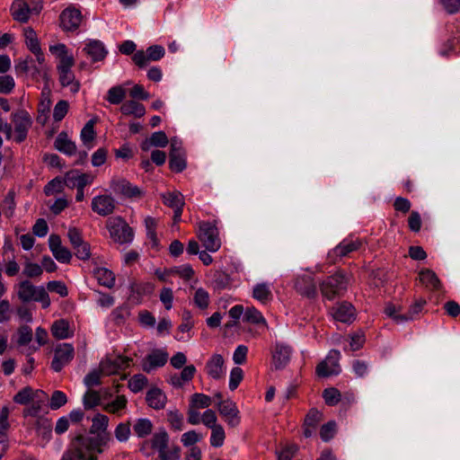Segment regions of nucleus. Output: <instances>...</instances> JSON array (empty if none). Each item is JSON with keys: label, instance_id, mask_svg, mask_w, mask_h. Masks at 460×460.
I'll return each mask as SVG.
<instances>
[{"label": "nucleus", "instance_id": "obj_1", "mask_svg": "<svg viewBox=\"0 0 460 460\" xmlns=\"http://www.w3.org/2000/svg\"><path fill=\"white\" fill-rule=\"evenodd\" d=\"M109 433H79L74 438L69 449L61 460H97V454L102 452Z\"/></svg>", "mask_w": 460, "mask_h": 460}, {"label": "nucleus", "instance_id": "obj_2", "mask_svg": "<svg viewBox=\"0 0 460 460\" xmlns=\"http://www.w3.org/2000/svg\"><path fill=\"white\" fill-rule=\"evenodd\" d=\"M17 296L22 302L31 300L40 302L42 307L47 308L50 305V299L43 287H35L31 281H21L17 286Z\"/></svg>", "mask_w": 460, "mask_h": 460}, {"label": "nucleus", "instance_id": "obj_3", "mask_svg": "<svg viewBox=\"0 0 460 460\" xmlns=\"http://www.w3.org/2000/svg\"><path fill=\"white\" fill-rule=\"evenodd\" d=\"M106 227L111 238L119 244L130 243L134 233L128 224L120 217H110L106 222Z\"/></svg>", "mask_w": 460, "mask_h": 460}, {"label": "nucleus", "instance_id": "obj_4", "mask_svg": "<svg viewBox=\"0 0 460 460\" xmlns=\"http://www.w3.org/2000/svg\"><path fill=\"white\" fill-rule=\"evenodd\" d=\"M348 287L347 278L341 272L328 277L320 284L322 295L329 300L343 295Z\"/></svg>", "mask_w": 460, "mask_h": 460}, {"label": "nucleus", "instance_id": "obj_5", "mask_svg": "<svg viewBox=\"0 0 460 460\" xmlns=\"http://www.w3.org/2000/svg\"><path fill=\"white\" fill-rule=\"evenodd\" d=\"M151 447L158 451L161 460H178L180 458V447L168 445L167 433H155L151 440Z\"/></svg>", "mask_w": 460, "mask_h": 460}, {"label": "nucleus", "instance_id": "obj_6", "mask_svg": "<svg viewBox=\"0 0 460 460\" xmlns=\"http://www.w3.org/2000/svg\"><path fill=\"white\" fill-rule=\"evenodd\" d=\"M198 237L209 252H217L221 246L217 228L208 222H201Z\"/></svg>", "mask_w": 460, "mask_h": 460}, {"label": "nucleus", "instance_id": "obj_7", "mask_svg": "<svg viewBox=\"0 0 460 460\" xmlns=\"http://www.w3.org/2000/svg\"><path fill=\"white\" fill-rule=\"evenodd\" d=\"M75 65L74 58H66L63 64H58V79L63 87H69L72 93H76L80 89V83L71 70Z\"/></svg>", "mask_w": 460, "mask_h": 460}, {"label": "nucleus", "instance_id": "obj_8", "mask_svg": "<svg viewBox=\"0 0 460 460\" xmlns=\"http://www.w3.org/2000/svg\"><path fill=\"white\" fill-rule=\"evenodd\" d=\"M12 121L14 126V140L22 143L26 139L28 130L31 127V118L26 111L20 110L12 114Z\"/></svg>", "mask_w": 460, "mask_h": 460}, {"label": "nucleus", "instance_id": "obj_9", "mask_svg": "<svg viewBox=\"0 0 460 460\" xmlns=\"http://www.w3.org/2000/svg\"><path fill=\"white\" fill-rule=\"evenodd\" d=\"M339 360L340 352L337 350L330 351L326 358L317 365L315 370L317 376L320 377H328L338 375L341 371Z\"/></svg>", "mask_w": 460, "mask_h": 460}, {"label": "nucleus", "instance_id": "obj_10", "mask_svg": "<svg viewBox=\"0 0 460 460\" xmlns=\"http://www.w3.org/2000/svg\"><path fill=\"white\" fill-rule=\"evenodd\" d=\"M74 347L70 343H62L56 347L51 367L59 372L64 366L67 365L74 358Z\"/></svg>", "mask_w": 460, "mask_h": 460}, {"label": "nucleus", "instance_id": "obj_11", "mask_svg": "<svg viewBox=\"0 0 460 460\" xmlns=\"http://www.w3.org/2000/svg\"><path fill=\"white\" fill-rule=\"evenodd\" d=\"M217 407L220 415L228 423L230 429H234L238 426L241 418L235 402L230 399L219 401L217 403Z\"/></svg>", "mask_w": 460, "mask_h": 460}, {"label": "nucleus", "instance_id": "obj_12", "mask_svg": "<svg viewBox=\"0 0 460 460\" xmlns=\"http://www.w3.org/2000/svg\"><path fill=\"white\" fill-rule=\"evenodd\" d=\"M82 19L80 10L75 6H68L60 14V24L66 31H75L80 26Z\"/></svg>", "mask_w": 460, "mask_h": 460}, {"label": "nucleus", "instance_id": "obj_13", "mask_svg": "<svg viewBox=\"0 0 460 460\" xmlns=\"http://www.w3.org/2000/svg\"><path fill=\"white\" fill-rule=\"evenodd\" d=\"M49 249L57 261L61 263H69L72 259L71 252L62 245L61 238L58 234H50L49 238Z\"/></svg>", "mask_w": 460, "mask_h": 460}, {"label": "nucleus", "instance_id": "obj_14", "mask_svg": "<svg viewBox=\"0 0 460 460\" xmlns=\"http://www.w3.org/2000/svg\"><path fill=\"white\" fill-rule=\"evenodd\" d=\"M92 209L102 217L113 213L115 209V199L110 195H99L92 200Z\"/></svg>", "mask_w": 460, "mask_h": 460}, {"label": "nucleus", "instance_id": "obj_15", "mask_svg": "<svg viewBox=\"0 0 460 460\" xmlns=\"http://www.w3.org/2000/svg\"><path fill=\"white\" fill-rule=\"evenodd\" d=\"M272 365L275 369L284 368L290 360L291 348L288 345L276 343L271 351Z\"/></svg>", "mask_w": 460, "mask_h": 460}, {"label": "nucleus", "instance_id": "obj_16", "mask_svg": "<svg viewBox=\"0 0 460 460\" xmlns=\"http://www.w3.org/2000/svg\"><path fill=\"white\" fill-rule=\"evenodd\" d=\"M111 188L116 194L127 198H135L141 196V190L137 186H133L125 179L112 180L111 182Z\"/></svg>", "mask_w": 460, "mask_h": 460}, {"label": "nucleus", "instance_id": "obj_17", "mask_svg": "<svg viewBox=\"0 0 460 460\" xmlns=\"http://www.w3.org/2000/svg\"><path fill=\"white\" fill-rule=\"evenodd\" d=\"M332 314L336 321L349 323L355 320V308L349 302H342L333 306Z\"/></svg>", "mask_w": 460, "mask_h": 460}, {"label": "nucleus", "instance_id": "obj_18", "mask_svg": "<svg viewBox=\"0 0 460 460\" xmlns=\"http://www.w3.org/2000/svg\"><path fill=\"white\" fill-rule=\"evenodd\" d=\"M294 288L300 295L314 297L316 295V287L313 277L309 275L298 276L294 282Z\"/></svg>", "mask_w": 460, "mask_h": 460}, {"label": "nucleus", "instance_id": "obj_19", "mask_svg": "<svg viewBox=\"0 0 460 460\" xmlns=\"http://www.w3.org/2000/svg\"><path fill=\"white\" fill-rule=\"evenodd\" d=\"M361 245L362 242L359 239L343 240L332 250L331 254L341 258L349 255L352 252L358 251Z\"/></svg>", "mask_w": 460, "mask_h": 460}, {"label": "nucleus", "instance_id": "obj_20", "mask_svg": "<svg viewBox=\"0 0 460 460\" xmlns=\"http://www.w3.org/2000/svg\"><path fill=\"white\" fill-rule=\"evenodd\" d=\"M224 358L219 354H215L208 361L206 368L208 376L214 379H220L224 376Z\"/></svg>", "mask_w": 460, "mask_h": 460}, {"label": "nucleus", "instance_id": "obj_21", "mask_svg": "<svg viewBox=\"0 0 460 460\" xmlns=\"http://www.w3.org/2000/svg\"><path fill=\"white\" fill-rule=\"evenodd\" d=\"M168 359V354L162 350H154L146 357L147 363L143 365L146 372H150L157 367H163Z\"/></svg>", "mask_w": 460, "mask_h": 460}, {"label": "nucleus", "instance_id": "obj_22", "mask_svg": "<svg viewBox=\"0 0 460 460\" xmlns=\"http://www.w3.org/2000/svg\"><path fill=\"white\" fill-rule=\"evenodd\" d=\"M146 400L151 408L155 410H161L164 408L167 397L161 389L152 388L147 392Z\"/></svg>", "mask_w": 460, "mask_h": 460}, {"label": "nucleus", "instance_id": "obj_23", "mask_svg": "<svg viewBox=\"0 0 460 460\" xmlns=\"http://www.w3.org/2000/svg\"><path fill=\"white\" fill-rule=\"evenodd\" d=\"M54 146L59 152H62L68 155H74L76 151L75 144L68 137L67 134L64 131L58 134L55 140Z\"/></svg>", "mask_w": 460, "mask_h": 460}, {"label": "nucleus", "instance_id": "obj_24", "mask_svg": "<svg viewBox=\"0 0 460 460\" xmlns=\"http://www.w3.org/2000/svg\"><path fill=\"white\" fill-rule=\"evenodd\" d=\"M84 51H85V53L90 56L94 62L102 60L108 53L103 43L100 40L90 41L84 47Z\"/></svg>", "mask_w": 460, "mask_h": 460}, {"label": "nucleus", "instance_id": "obj_25", "mask_svg": "<svg viewBox=\"0 0 460 460\" xmlns=\"http://www.w3.org/2000/svg\"><path fill=\"white\" fill-rule=\"evenodd\" d=\"M298 451V446L290 441L280 442L276 448L278 460H291Z\"/></svg>", "mask_w": 460, "mask_h": 460}, {"label": "nucleus", "instance_id": "obj_26", "mask_svg": "<svg viewBox=\"0 0 460 460\" xmlns=\"http://www.w3.org/2000/svg\"><path fill=\"white\" fill-rule=\"evenodd\" d=\"M11 11L14 20L21 22H26L29 20L31 9L24 0L14 1L12 4Z\"/></svg>", "mask_w": 460, "mask_h": 460}, {"label": "nucleus", "instance_id": "obj_27", "mask_svg": "<svg viewBox=\"0 0 460 460\" xmlns=\"http://www.w3.org/2000/svg\"><path fill=\"white\" fill-rule=\"evenodd\" d=\"M419 279L430 290H438L441 288V283L438 276L429 269L421 270L419 273Z\"/></svg>", "mask_w": 460, "mask_h": 460}, {"label": "nucleus", "instance_id": "obj_28", "mask_svg": "<svg viewBox=\"0 0 460 460\" xmlns=\"http://www.w3.org/2000/svg\"><path fill=\"white\" fill-rule=\"evenodd\" d=\"M119 110L122 114L126 116H133L135 118H141L146 113L145 106L133 100L125 102L120 106Z\"/></svg>", "mask_w": 460, "mask_h": 460}, {"label": "nucleus", "instance_id": "obj_29", "mask_svg": "<svg viewBox=\"0 0 460 460\" xmlns=\"http://www.w3.org/2000/svg\"><path fill=\"white\" fill-rule=\"evenodd\" d=\"M169 139L164 131H157L151 135L150 138L146 139L141 147L144 151H147L151 146L164 147L168 145Z\"/></svg>", "mask_w": 460, "mask_h": 460}, {"label": "nucleus", "instance_id": "obj_30", "mask_svg": "<svg viewBox=\"0 0 460 460\" xmlns=\"http://www.w3.org/2000/svg\"><path fill=\"white\" fill-rule=\"evenodd\" d=\"M93 275L100 285L111 288L115 284L114 274L106 268H96Z\"/></svg>", "mask_w": 460, "mask_h": 460}, {"label": "nucleus", "instance_id": "obj_31", "mask_svg": "<svg viewBox=\"0 0 460 460\" xmlns=\"http://www.w3.org/2000/svg\"><path fill=\"white\" fill-rule=\"evenodd\" d=\"M51 334L58 340H64L71 337L73 333L69 330L68 322L64 319H60L53 323L51 326Z\"/></svg>", "mask_w": 460, "mask_h": 460}, {"label": "nucleus", "instance_id": "obj_32", "mask_svg": "<svg viewBox=\"0 0 460 460\" xmlns=\"http://www.w3.org/2000/svg\"><path fill=\"white\" fill-rule=\"evenodd\" d=\"M38 395H42L44 398L47 397L41 391L34 392L31 387H25L14 395L13 401L17 403L26 404L30 401H33Z\"/></svg>", "mask_w": 460, "mask_h": 460}, {"label": "nucleus", "instance_id": "obj_33", "mask_svg": "<svg viewBox=\"0 0 460 460\" xmlns=\"http://www.w3.org/2000/svg\"><path fill=\"white\" fill-rule=\"evenodd\" d=\"M163 199L165 205L177 209V214H179V208H182L184 206L183 196L179 191L167 192L163 195Z\"/></svg>", "mask_w": 460, "mask_h": 460}, {"label": "nucleus", "instance_id": "obj_34", "mask_svg": "<svg viewBox=\"0 0 460 460\" xmlns=\"http://www.w3.org/2000/svg\"><path fill=\"white\" fill-rule=\"evenodd\" d=\"M253 298L257 299L262 304H266L268 301L271 300L272 293L270 286L266 283L257 284L253 288L252 291Z\"/></svg>", "mask_w": 460, "mask_h": 460}, {"label": "nucleus", "instance_id": "obj_35", "mask_svg": "<svg viewBox=\"0 0 460 460\" xmlns=\"http://www.w3.org/2000/svg\"><path fill=\"white\" fill-rule=\"evenodd\" d=\"M94 123L93 119L89 120L81 131V139L87 148L93 147V141L96 136L94 131Z\"/></svg>", "mask_w": 460, "mask_h": 460}, {"label": "nucleus", "instance_id": "obj_36", "mask_svg": "<svg viewBox=\"0 0 460 460\" xmlns=\"http://www.w3.org/2000/svg\"><path fill=\"white\" fill-rule=\"evenodd\" d=\"M243 320L253 324H262L268 328L267 322L261 313L255 307H247L244 312Z\"/></svg>", "mask_w": 460, "mask_h": 460}, {"label": "nucleus", "instance_id": "obj_37", "mask_svg": "<svg viewBox=\"0 0 460 460\" xmlns=\"http://www.w3.org/2000/svg\"><path fill=\"white\" fill-rule=\"evenodd\" d=\"M126 93L122 85L113 86L107 93V101L111 104H119L125 99Z\"/></svg>", "mask_w": 460, "mask_h": 460}, {"label": "nucleus", "instance_id": "obj_38", "mask_svg": "<svg viewBox=\"0 0 460 460\" xmlns=\"http://www.w3.org/2000/svg\"><path fill=\"white\" fill-rule=\"evenodd\" d=\"M217 415L214 411L207 410L201 416V422L213 431H223L221 426H217Z\"/></svg>", "mask_w": 460, "mask_h": 460}, {"label": "nucleus", "instance_id": "obj_39", "mask_svg": "<svg viewBox=\"0 0 460 460\" xmlns=\"http://www.w3.org/2000/svg\"><path fill=\"white\" fill-rule=\"evenodd\" d=\"M193 301L195 305L199 309H207L209 305L208 292L202 288H198L194 293Z\"/></svg>", "mask_w": 460, "mask_h": 460}, {"label": "nucleus", "instance_id": "obj_40", "mask_svg": "<svg viewBox=\"0 0 460 460\" xmlns=\"http://www.w3.org/2000/svg\"><path fill=\"white\" fill-rule=\"evenodd\" d=\"M400 311L401 307L396 306L394 304H388L385 308V314L393 318L394 321L398 324L408 321V315L398 314Z\"/></svg>", "mask_w": 460, "mask_h": 460}, {"label": "nucleus", "instance_id": "obj_41", "mask_svg": "<svg viewBox=\"0 0 460 460\" xmlns=\"http://www.w3.org/2000/svg\"><path fill=\"white\" fill-rule=\"evenodd\" d=\"M169 165L171 170L181 172L186 168V160L184 153L170 155Z\"/></svg>", "mask_w": 460, "mask_h": 460}, {"label": "nucleus", "instance_id": "obj_42", "mask_svg": "<svg viewBox=\"0 0 460 460\" xmlns=\"http://www.w3.org/2000/svg\"><path fill=\"white\" fill-rule=\"evenodd\" d=\"M191 407L197 409L208 408L212 403V399L204 394H194L190 399Z\"/></svg>", "mask_w": 460, "mask_h": 460}, {"label": "nucleus", "instance_id": "obj_43", "mask_svg": "<svg viewBox=\"0 0 460 460\" xmlns=\"http://www.w3.org/2000/svg\"><path fill=\"white\" fill-rule=\"evenodd\" d=\"M322 413L316 409H311L305 418L304 425L306 431L310 429H315L316 425L322 420Z\"/></svg>", "mask_w": 460, "mask_h": 460}, {"label": "nucleus", "instance_id": "obj_44", "mask_svg": "<svg viewBox=\"0 0 460 460\" xmlns=\"http://www.w3.org/2000/svg\"><path fill=\"white\" fill-rule=\"evenodd\" d=\"M28 423L31 424L32 429L37 430H48L52 428V421L45 416H39L34 419H30Z\"/></svg>", "mask_w": 460, "mask_h": 460}, {"label": "nucleus", "instance_id": "obj_45", "mask_svg": "<svg viewBox=\"0 0 460 460\" xmlns=\"http://www.w3.org/2000/svg\"><path fill=\"white\" fill-rule=\"evenodd\" d=\"M341 393L334 387L327 388L323 392V397L326 404L333 406L336 405L341 400Z\"/></svg>", "mask_w": 460, "mask_h": 460}, {"label": "nucleus", "instance_id": "obj_46", "mask_svg": "<svg viewBox=\"0 0 460 460\" xmlns=\"http://www.w3.org/2000/svg\"><path fill=\"white\" fill-rule=\"evenodd\" d=\"M24 36L26 40V45L31 51H39L40 44L36 36L35 31L28 27L24 30Z\"/></svg>", "mask_w": 460, "mask_h": 460}, {"label": "nucleus", "instance_id": "obj_47", "mask_svg": "<svg viewBox=\"0 0 460 460\" xmlns=\"http://www.w3.org/2000/svg\"><path fill=\"white\" fill-rule=\"evenodd\" d=\"M147 384V378L144 375H135L129 381H128V387L129 389L134 392L137 393L141 391Z\"/></svg>", "mask_w": 460, "mask_h": 460}, {"label": "nucleus", "instance_id": "obj_48", "mask_svg": "<svg viewBox=\"0 0 460 460\" xmlns=\"http://www.w3.org/2000/svg\"><path fill=\"white\" fill-rule=\"evenodd\" d=\"M69 109V104L66 101H59L53 111V119L55 121H61L66 115Z\"/></svg>", "mask_w": 460, "mask_h": 460}, {"label": "nucleus", "instance_id": "obj_49", "mask_svg": "<svg viewBox=\"0 0 460 460\" xmlns=\"http://www.w3.org/2000/svg\"><path fill=\"white\" fill-rule=\"evenodd\" d=\"M243 378V372L241 367H235L230 373L229 389L234 391Z\"/></svg>", "mask_w": 460, "mask_h": 460}, {"label": "nucleus", "instance_id": "obj_50", "mask_svg": "<svg viewBox=\"0 0 460 460\" xmlns=\"http://www.w3.org/2000/svg\"><path fill=\"white\" fill-rule=\"evenodd\" d=\"M92 428L90 431H105L108 427L109 419L102 414H97L92 420Z\"/></svg>", "mask_w": 460, "mask_h": 460}, {"label": "nucleus", "instance_id": "obj_51", "mask_svg": "<svg viewBox=\"0 0 460 460\" xmlns=\"http://www.w3.org/2000/svg\"><path fill=\"white\" fill-rule=\"evenodd\" d=\"M37 397L39 398V400L38 401L33 400L31 404L24 410L25 417H30V419H34V418L39 417L38 414L41 408V402H43V400L45 398L42 397V395L41 396L38 395Z\"/></svg>", "mask_w": 460, "mask_h": 460}, {"label": "nucleus", "instance_id": "obj_52", "mask_svg": "<svg viewBox=\"0 0 460 460\" xmlns=\"http://www.w3.org/2000/svg\"><path fill=\"white\" fill-rule=\"evenodd\" d=\"M146 228V235L147 237L153 242V244L155 246L157 245V236L155 233V227L157 225V222L153 217H146L145 220Z\"/></svg>", "mask_w": 460, "mask_h": 460}, {"label": "nucleus", "instance_id": "obj_53", "mask_svg": "<svg viewBox=\"0 0 460 460\" xmlns=\"http://www.w3.org/2000/svg\"><path fill=\"white\" fill-rule=\"evenodd\" d=\"M101 397L98 392L93 390H89L86 392L84 397V405L85 409H92L94 406L98 405L100 402Z\"/></svg>", "mask_w": 460, "mask_h": 460}, {"label": "nucleus", "instance_id": "obj_54", "mask_svg": "<svg viewBox=\"0 0 460 460\" xmlns=\"http://www.w3.org/2000/svg\"><path fill=\"white\" fill-rule=\"evenodd\" d=\"M32 340V331L27 325H22L18 329V340L19 345H27Z\"/></svg>", "mask_w": 460, "mask_h": 460}, {"label": "nucleus", "instance_id": "obj_55", "mask_svg": "<svg viewBox=\"0 0 460 460\" xmlns=\"http://www.w3.org/2000/svg\"><path fill=\"white\" fill-rule=\"evenodd\" d=\"M66 402V396L63 392L55 391L51 395L49 406L51 409L57 410L65 405Z\"/></svg>", "mask_w": 460, "mask_h": 460}, {"label": "nucleus", "instance_id": "obj_56", "mask_svg": "<svg viewBox=\"0 0 460 460\" xmlns=\"http://www.w3.org/2000/svg\"><path fill=\"white\" fill-rule=\"evenodd\" d=\"M49 51L59 58V64H63L66 58H74L67 55L66 47L64 44H57L49 47Z\"/></svg>", "mask_w": 460, "mask_h": 460}, {"label": "nucleus", "instance_id": "obj_57", "mask_svg": "<svg viewBox=\"0 0 460 460\" xmlns=\"http://www.w3.org/2000/svg\"><path fill=\"white\" fill-rule=\"evenodd\" d=\"M14 79L11 75L0 76V93L3 94L10 93L14 88Z\"/></svg>", "mask_w": 460, "mask_h": 460}, {"label": "nucleus", "instance_id": "obj_58", "mask_svg": "<svg viewBox=\"0 0 460 460\" xmlns=\"http://www.w3.org/2000/svg\"><path fill=\"white\" fill-rule=\"evenodd\" d=\"M74 250L75 251V256L80 260L85 261L91 257L90 244L84 241L76 245Z\"/></svg>", "mask_w": 460, "mask_h": 460}, {"label": "nucleus", "instance_id": "obj_59", "mask_svg": "<svg viewBox=\"0 0 460 460\" xmlns=\"http://www.w3.org/2000/svg\"><path fill=\"white\" fill-rule=\"evenodd\" d=\"M99 367L101 372L106 376L113 375L119 371L113 363L112 357H107L105 359L101 361Z\"/></svg>", "mask_w": 460, "mask_h": 460}, {"label": "nucleus", "instance_id": "obj_60", "mask_svg": "<svg viewBox=\"0 0 460 460\" xmlns=\"http://www.w3.org/2000/svg\"><path fill=\"white\" fill-rule=\"evenodd\" d=\"M167 420L172 429H181L183 423V416L178 411H171L167 413Z\"/></svg>", "mask_w": 460, "mask_h": 460}, {"label": "nucleus", "instance_id": "obj_61", "mask_svg": "<svg viewBox=\"0 0 460 460\" xmlns=\"http://www.w3.org/2000/svg\"><path fill=\"white\" fill-rule=\"evenodd\" d=\"M51 101L49 98V92L43 91L41 93V101L39 103L38 113H41L43 116L48 115L50 111Z\"/></svg>", "mask_w": 460, "mask_h": 460}, {"label": "nucleus", "instance_id": "obj_62", "mask_svg": "<svg viewBox=\"0 0 460 460\" xmlns=\"http://www.w3.org/2000/svg\"><path fill=\"white\" fill-rule=\"evenodd\" d=\"M164 55V49L162 46L154 45L146 49L147 59L149 60H159Z\"/></svg>", "mask_w": 460, "mask_h": 460}, {"label": "nucleus", "instance_id": "obj_63", "mask_svg": "<svg viewBox=\"0 0 460 460\" xmlns=\"http://www.w3.org/2000/svg\"><path fill=\"white\" fill-rule=\"evenodd\" d=\"M23 274L29 278L39 277L42 274V268L37 263L27 262L23 270Z\"/></svg>", "mask_w": 460, "mask_h": 460}, {"label": "nucleus", "instance_id": "obj_64", "mask_svg": "<svg viewBox=\"0 0 460 460\" xmlns=\"http://www.w3.org/2000/svg\"><path fill=\"white\" fill-rule=\"evenodd\" d=\"M248 348L244 345H239L233 355V360L237 365H242L246 361Z\"/></svg>", "mask_w": 460, "mask_h": 460}]
</instances>
